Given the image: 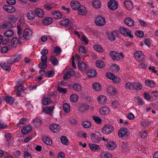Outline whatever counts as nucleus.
<instances>
[{
    "mask_svg": "<svg viewBox=\"0 0 158 158\" xmlns=\"http://www.w3.org/2000/svg\"><path fill=\"white\" fill-rule=\"evenodd\" d=\"M110 54L113 59H120L124 58V55L122 52H116L111 51L110 52Z\"/></svg>",
    "mask_w": 158,
    "mask_h": 158,
    "instance_id": "1",
    "label": "nucleus"
},
{
    "mask_svg": "<svg viewBox=\"0 0 158 158\" xmlns=\"http://www.w3.org/2000/svg\"><path fill=\"white\" fill-rule=\"evenodd\" d=\"M64 72L66 73L63 76L64 79L70 78L71 76L74 75L75 73L73 70L72 69H70L69 66H67L64 69Z\"/></svg>",
    "mask_w": 158,
    "mask_h": 158,
    "instance_id": "2",
    "label": "nucleus"
},
{
    "mask_svg": "<svg viewBox=\"0 0 158 158\" xmlns=\"http://www.w3.org/2000/svg\"><path fill=\"white\" fill-rule=\"evenodd\" d=\"M102 131L105 134H109L111 133L113 130V128L112 126L107 124L104 126L102 128Z\"/></svg>",
    "mask_w": 158,
    "mask_h": 158,
    "instance_id": "3",
    "label": "nucleus"
},
{
    "mask_svg": "<svg viewBox=\"0 0 158 158\" xmlns=\"http://www.w3.org/2000/svg\"><path fill=\"white\" fill-rule=\"evenodd\" d=\"M119 31L122 34L125 36H129L131 38L133 37V35L131 34V33L129 30L125 27H120Z\"/></svg>",
    "mask_w": 158,
    "mask_h": 158,
    "instance_id": "4",
    "label": "nucleus"
},
{
    "mask_svg": "<svg viewBox=\"0 0 158 158\" xmlns=\"http://www.w3.org/2000/svg\"><path fill=\"white\" fill-rule=\"evenodd\" d=\"M60 23L62 25H65L70 27H73V25L71 20H69L67 18H63L60 22Z\"/></svg>",
    "mask_w": 158,
    "mask_h": 158,
    "instance_id": "5",
    "label": "nucleus"
},
{
    "mask_svg": "<svg viewBox=\"0 0 158 158\" xmlns=\"http://www.w3.org/2000/svg\"><path fill=\"white\" fill-rule=\"evenodd\" d=\"M95 21L96 24L99 26L103 25L106 22L105 18L100 16L96 18Z\"/></svg>",
    "mask_w": 158,
    "mask_h": 158,
    "instance_id": "6",
    "label": "nucleus"
},
{
    "mask_svg": "<svg viewBox=\"0 0 158 158\" xmlns=\"http://www.w3.org/2000/svg\"><path fill=\"white\" fill-rule=\"evenodd\" d=\"M108 6L110 10H114L117 9L118 3L114 0H110L108 3Z\"/></svg>",
    "mask_w": 158,
    "mask_h": 158,
    "instance_id": "7",
    "label": "nucleus"
},
{
    "mask_svg": "<svg viewBox=\"0 0 158 158\" xmlns=\"http://www.w3.org/2000/svg\"><path fill=\"white\" fill-rule=\"evenodd\" d=\"M91 139L93 142L95 143L98 142L101 139V135L98 132L93 133L91 135Z\"/></svg>",
    "mask_w": 158,
    "mask_h": 158,
    "instance_id": "8",
    "label": "nucleus"
},
{
    "mask_svg": "<svg viewBox=\"0 0 158 158\" xmlns=\"http://www.w3.org/2000/svg\"><path fill=\"white\" fill-rule=\"evenodd\" d=\"M106 76L107 78L112 80L114 82L118 83L120 81V79L118 77H115L113 74L111 73H107L106 74Z\"/></svg>",
    "mask_w": 158,
    "mask_h": 158,
    "instance_id": "9",
    "label": "nucleus"
},
{
    "mask_svg": "<svg viewBox=\"0 0 158 158\" xmlns=\"http://www.w3.org/2000/svg\"><path fill=\"white\" fill-rule=\"evenodd\" d=\"M106 92L109 95L111 96H115L116 94V89L112 86H108L106 88Z\"/></svg>",
    "mask_w": 158,
    "mask_h": 158,
    "instance_id": "10",
    "label": "nucleus"
},
{
    "mask_svg": "<svg viewBox=\"0 0 158 158\" xmlns=\"http://www.w3.org/2000/svg\"><path fill=\"white\" fill-rule=\"evenodd\" d=\"M32 34L31 30L29 28H26L24 31L23 32V38L26 40L30 39Z\"/></svg>",
    "mask_w": 158,
    "mask_h": 158,
    "instance_id": "11",
    "label": "nucleus"
},
{
    "mask_svg": "<svg viewBox=\"0 0 158 158\" xmlns=\"http://www.w3.org/2000/svg\"><path fill=\"white\" fill-rule=\"evenodd\" d=\"M79 53L83 59L84 58L86 55L85 48L82 45H80L79 48Z\"/></svg>",
    "mask_w": 158,
    "mask_h": 158,
    "instance_id": "12",
    "label": "nucleus"
},
{
    "mask_svg": "<svg viewBox=\"0 0 158 158\" xmlns=\"http://www.w3.org/2000/svg\"><path fill=\"white\" fill-rule=\"evenodd\" d=\"M3 8V10L6 11L10 13L14 12L15 11V8L13 6L5 5H4Z\"/></svg>",
    "mask_w": 158,
    "mask_h": 158,
    "instance_id": "13",
    "label": "nucleus"
},
{
    "mask_svg": "<svg viewBox=\"0 0 158 158\" xmlns=\"http://www.w3.org/2000/svg\"><path fill=\"white\" fill-rule=\"evenodd\" d=\"M35 14L39 18L43 17L44 15V13L43 10L40 8H36L35 10Z\"/></svg>",
    "mask_w": 158,
    "mask_h": 158,
    "instance_id": "14",
    "label": "nucleus"
},
{
    "mask_svg": "<svg viewBox=\"0 0 158 158\" xmlns=\"http://www.w3.org/2000/svg\"><path fill=\"white\" fill-rule=\"evenodd\" d=\"M26 16L27 19L30 20H32L34 19L36 16L35 12L33 10H28L26 14Z\"/></svg>",
    "mask_w": 158,
    "mask_h": 158,
    "instance_id": "15",
    "label": "nucleus"
},
{
    "mask_svg": "<svg viewBox=\"0 0 158 158\" xmlns=\"http://www.w3.org/2000/svg\"><path fill=\"white\" fill-rule=\"evenodd\" d=\"M77 11L78 14L81 15H85L87 13L86 8L82 5H81L79 7Z\"/></svg>",
    "mask_w": 158,
    "mask_h": 158,
    "instance_id": "16",
    "label": "nucleus"
},
{
    "mask_svg": "<svg viewBox=\"0 0 158 158\" xmlns=\"http://www.w3.org/2000/svg\"><path fill=\"white\" fill-rule=\"evenodd\" d=\"M99 112L102 115H106L109 114L110 110L107 107H103L100 109Z\"/></svg>",
    "mask_w": 158,
    "mask_h": 158,
    "instance_id": "17",
    "label": "nucleus"
},
{
    "mask_svg": "<svg viewBox=\"0 0 158 158\" xmlns=\"http://www.w3.org/2000/svg\"><path fill=\"white\" fill-rule=\"evenodd\" d=\"M106 147L109 150H113L116 147V144L113 141H110L106 144Z\"/></svg>",
    "mask_w": 158,
    "mask_h": 158,
    "instance_id": "18",
    "label": "nucleus"
},
{
    "mask_svg": "<svg viewBox=\"0 0 158 158\" xmlns=\"http://www.w3.org/2000/svg\"><path fill=\"white\" fill-rule=\"evenodd\" d=\"M50 130L54 132H57L60 130V126L57 124H53L51 125L50 127Z\"/></svg>",
    "mask_w": 158,
    "mask_h": 158,
    "instance_id": "19",
    "label": "nucleus"
},
{
    "mask_svg": "<svg viewBox=\"0 0 158 158\" xmlns=\"http://www.w3.org/2000/svg\"><path fill=\"white\" fill-rule=\"evenodd\" d=\"M127 132V129L125 127L120 129L118 132V135L119 137H122L125 136Z\"/></svg>",
    "mask_w": 158,
    "mask_h": 158,
    "instance_id": "20",
    "label": "nucleus"
},
{
    "mask_svg": "<svg viewBox=\"0 0 158 158\" xmlns=\"http://www.w3.org/2000/svg\"><path fill=\"white\" fill-rule=\"evenodd\" d=\"M70 5L72 8L73 10H77L79 7L81 5L80 2L77 1H72L71 2Z\"/></svg>",
    "mask_w": 158,
    "mask_h": 158,
    "instance_id": "21",
    "label": "nucleus"
},
{
    "mask_svg": "<svg viewBox=\"0 0 158 158\" xmlns=\"http://www.w3.org/2000/svg\"><path fill=\"white\" fill-rule=\"evenodd\" d=\"M97 100L99 104H104L106 102V98L104 95H100L98 97Z\"/></svg>",
    "mask_w": 158,
    "mask_h": 158,
    "instance_id": "22",
    "label": "nucleus"
},
{
    "mask_svg": "<svg viewBox=\"0 0 158 158\" xmlns=\"http://www.w3.org/2000/svg\"><path fill=\"white\" fill-rule=\"evenodd\" d=\"M135 57L136 59H143L144 55L143 53L140 51H136L134 53Z\"/></svg>",
    "mask_w": 158,
    "mask_h": 158,
    "instance_id": "23",
    "label": "nucleus"
},
{
    "mask_svg": "<svg viewBox=\"0 0 158 158\" xmlns=\"http://www.w3.org/2000/svg\"><path fill=\"white\" fill-rule=\"evenodd\" d=\"M124 23L129 27H132L134 24L133 19L130 18H127L124 20Z\"/></svg>",
    "mask_w": 158,
    "mask_h": 158,
    "instance_id": "24",
    "label": "nucleus"
},
{
    "mask_svg": "<svg viewBox=\"0 0 158 158\" xmlns=\"http://www.w3.org/2000/svg\"><path fill=\"white\" fill-rule=\"evenodd\" d=\"M116 34V33L115 31H113L108 33L107 35V37L109 40L111 41H114L115 39V35Z\"/></svg>",
    "mask_w": 158,
    "mask_h": 158,
    "instance_id": "25",
    "label": "nucleus"
},
{
    "mask_svg": "<svg viewBox=\"0 0 158 158\" xmlns=\"http://www.w3.org/2000/svg\"><path fill=\"white\" fill-rule=\"evenodd\" d=\"M87 75L89 77H93L96 75L97 73L94 69H91L87 71Z\"/></svg>",
    "mask_w": 158,
    "mask_h": 158,
    "instance_id": "26",
    "label": "nucleus"
},
{
    "mask_svg": "<svg viewBox=\"0 0 158 158\" xmlns=\"http://www.w3.org/2000/svg\"><path fill=\"white\" fill-rule=\"evenodd\" d=\"M89 105L86 104H82L78 108V110L81 112H82L85 110L89 109Z\"/></svg>",
    "mask_w": 158,
    "mask_h": 158,
    "instance_id": "27",
    "label": "nucleus"
},
{
    "mask_svg": "<svg viewBox=\"0 0 158 158\" xmlns=\"http://www.w3.org/2000/svg\"><path fill=\"white\" fill-rule=\"evenodd\" d=\"M54 108V107L53 106L47 107L43 109V112L45 113L48 114H51Z\"/></svg>",
    "mask_w": 158,
    "mask_h": 158,
    "instance_id": "28",
    "label": "nucleus"
},
{
    "mask_svg": "<svg viewBox=\"0 0 158 158\" xmlns=\"http://www.w3.org/2000/svg\"><path fill=\"white\" fill-rule=\"evenodd\" d=\"M43 142L47 145H51L52 144V141L51 139L48 136H44L42 138Z\"/></svg>",
    "mask_w": 158,
    "mask_h": 158,
    "instance_id": "29",
    "label": "nucleus"
},
{
    "mask_svg": "<svg viewBox=\"0 0 158 158\" xmlns=\"http://www.w3.org/2000/svg\"><path fill=\"white\" fill-rule=\"evenodd\" d=\"M19 40L17 38H14L12 39L11 43L12 44L14 47H16L18 43H19V44H22V41L20 40L22 38L20 37V36H19Z\"/></svg>",
    "mask_w": 158,
    "mask_h": 158,
    "instance_id": "30",
    "label": "nucleus"
},
{
    "mask_svg": "<svg viewBox=\"0 0 158 158\" xmlns=\"http://www.w3.org/2000/svg\"><path fill=\"white\" fill-rule=\"evenodd\" d=\"M145 84L146 85L150 87H153L155 85L154 82L151 80L147 79L145 81Z\"/></svg>",
    "mask_w": 158,
    "mask_h": 158,
    "instance_id": "31",
    "label": "nucleus"
},
{
    "mask_svg": "<svg viewBox=\"0 0 158 158\" xmlns=\"http://www.w3.org/2000/svg\"><path fill=\"white\" fill-rule=\"evenodd\" d=\"M112 155L109 152H104L100 153L101 158H111Z\"/></svg>",
    "mask_w": 158,
    "mask_h": 158,
    "instance_id": "32",
    "label": "nucleus"
},
{
    "mask_svg": "<svg viewBox=\"0 0 158 158\" xmlns=\"http://www.w3.org/2000/svg\"><path fill=\"white\" fill-rule=\"evenodd\" d=\"M14 34V32L13 30H8L6 31L4 33L5 36L8 37H12Z\"/></svg>",
    "mask_w": 158,
    "mask_h": 158,
    "instance_id": "33",
    "label": "nucleus"
},
{
    "mask_svg": "<svg viewBox=\"0 0 158 158\" xmlns=\"http://www.w3.org/2000/svg\"><path fill=\"white\" fill-rule=\"evenodd\" d=\"M124 6L128 10H131L133 7V4L131 2L128 0H126L124 3Z\"/></svg>",
    "mask_w": 158,
    "mask_h": 158,
    "instance_id": "34",
    "label": "nucleus"
},
{
    "mask_svg": "<svg viewBox=\"0 0 158 158\" xmlns=\"http://www.w3.org/2000/svg\"><path fill=\"white\" fill-rule=\"evenodd\" d=\"M31 127L29 125L26 126L22 130V132L23 134L28 133L31 130Z\"/></svg>",
    "mask_w": 158,
    "mask_h": 158,
    "instance_id": "35",
    "label": "nucleus"
},
{
    "mask_svg": "<svg viewBox=\"0 0 158 158\" xmlns=\"http://www.w3.org/2000/svg\"><path fill=\"white\" fill-rule=\"evenodd\" d=\"M0 66L5 70L9 71L10 70V67L7 63H0Z\"/></svg>",
    "mask_w": 158,
    "mask_h": 158,
    "instance_id": "36",
    "label": "nucleus"
},
{
    "mask_svg": "<svg viewBox=\"0 0 158 158\" xmlns=\"http://www.w3.org/2000/svg\"><path fill=\"white\" fill-rule=\"evenodd\" d=\"M89 147L91 150L95 152L99 150V147L98 145L94 143L90 144Z\"/></svg>",
    "mask_w": 158,
    "mask_h": 158,
    "instance_id": "37",
    "label": "nucleus"
},
{
    "mask_svg": "<svg viewBox=\"0 0 158 158\" xmlns=\"http://www.w3.org/2000/svg\"><path fill=\"white\" fill-rule=\"evenodd\" d=\"M60 140L61 143L64 145H68L69 143L67 138L65 136H62L60 137Z\"/></svg>",
    "mask_w": 158,
    "mask_h": 158,
    "instance_id": "38",
    "label": "nucleus"
},
{
    "mask_svg": "<svg viewBox=\"0 0 158 158\" xmlns=\"http://www.w3.org/2000/svg\"><path fill=\"white\" fill-rule=\"evenodd\" d=\"M43 22L44 25H49L52 23V19L50 17H45L44 19Z\"/></svg>",
    "mask_w": 158,
    "mask_h": 158,
    "instance_id": "39",
    "label": "nucleus"
},
{
    "mask_svg": "<svg viewBox=\"0 0 158 158\" xmlns=\"http://www.w3.org/2000/svg\"><path fill=\"white\" fill-rule=\"evenodd\" d=\"M93 88L96 91H99L102 89V85L99 83L95 82L93 84Z\"/></svg>",
    "mask_w": 158,
    "mask_h": 158,
    "instance_id": "40",
    "label": "nucleus"
},
{
    "mask_svg": "<svg viewBox=\"0 0 158 158\" xmlns=\"http://www.w3.org/2000/svg\"><path fill=\"white\" fill-rule=\"evenodd\" d=\"M78 99V96L77 94H73L70 97V100L73 102H77Z\"/></svg>",
    "mask_w": 158,
    "mask_h": 158,
    "instance_id": "41",
    "label": "nucleus"
},
{
    "mask_svg": "<svg viewBox=\"0 0 158 158\" xmlns=\"http://www.w3.org/2000/svg\"><path fill=\"white\" fill-rule=\"evenodd\" d=\"M53 17L56 19H59L62 17L61 13L58 11H56L52 12V14Z\"/></svg>",
    "mask_w": 158,
    "mask_h": 158,
    "instance_id": "42",
    "label": "nucleus"
},
{
    "mask_svg": "<svg viewBox=\"0 0 158 158\" xmlns=\"http://www.w3.org/2000/svg\"><path fill=\"white\" fill-rule=\"evenodd\" d=\"M47 60H41V62L39 64V67L41 69H45L47 67Z\"/></svg>",
    "mask_w": 158,
    "mask_h": 158,
    "instance_id": "43",
    "label": "nucleus"
},
{
    "mask_svg": "<svg viewBox=\"0 0 158 158\" xmlns=\"http://www.w3.org/2000/svg\"><path fill=\"white\" fill-rule=\"evenodd\" d=\"M78 66L79 68L82 71L85 70L86 67V64L82 61H80L78 63Z\"/></svg>",
    "mask_w": 158,
    "mask_h": 158,
    "instance_id": "44",
    "label": "nucleus"
},
{
    "mask_svg": "<svg viewBox=\"0 0 158 158\" xmlns=\"http://www.w3.org/2000/svg\"><path fill=\"white\" fill-rule=\"evenodd\" d=\"M41 120L38 118H36L33 120L34 125L37 127H40L41 125Z\"/></svg>",
    "mask_w": 158,
    "mask_h": 158,
    "instance_id": "45",
    "label": "nucleus"
},
{
    "mask_svg": "<svg viewBox=\"0 0 158 158\" xmlns=\"http://www.w3.org/2000/svg\"><path fill=\"white\" fill-rule=\"evenodd\" d=\"M63 109L65 112L68 113L70 110L69 105L67 103H64L63 105Z\"/></svg>",
    "mask_w": 158,
    "mask_h": 158,
    "instance_id": "46",
    "label": "nucleus"
},
{
    "mask_svg": "<svg viewBox=\"0 0 158 158\" xmlns=\"http://www.w3.org/2000/svg\"><path fill=\"white\" fill-rule=\"evenodd\" d=\"M73 88L75 90L77 91L80 92L82 90L81 85V84H74Z\"/></svg>",
    "mask_w": 158,
    "mask_h": 158,
    "instance_id": "47",
    "label": "nucleus"
},
{
    "mask_svg": "<svg viewBox=\"0 0 158 158\" xmlns=\"http://www.w3.org/2000/svg\"><path fill=\"white\" fill-rule=\"evenodd\" d=\"M96 65L97 67L99 68H102L105 66L104 62L101 60H98L96 62Z\"/></svg>",
    "mask_w": 158,
    "mask_h": 158,
    "instance_id": "48",
    "label": "nucleus"
},
{
    "mask_svg": "<svg viewBox=\"0 0 158 158\" xmlns=\"http://www.w3.org/2000/svg\"><path fill=\"white\" fill-rule=\"evenodd\" d=\"M93 48L96 51L98 52H102L104 50L103 48L99 45H94L93 46Z\"/></svg>",
    "mask_w": 158,
    "mask_h": 158,
    "instance_id": "49",
    "label": "nucleus"
},
{
    "mask_svg": "<svg viewBox=\"0 0 158 158\" xmlns=\"http://www.w3.org/2000/svg\"><path fill=\"white\" fill-rule=\"evenodd\" d=\"M51 102L50 99L48 98H44L42 100V103L43 105H48Z\"/></svg>",
    "mask_w": 158,
    "mask_h": 158,
    "instance_id": "50",
    "label": "nucleus"
},
{
    "mask_svg": "<svg viewBox=\"0 0 158 158\" xmlns=\"http://www.w3.org/2000/svg\"><path fill=\"white\" fill-rule=\"evenodd\" d=\"M142 88V85L140 83L133 82V89L136 90H139Z\"/></svg>",
    "mask_w": 158,
    "mask_h": 158,
    "instance_id": "51",
    "label": "nucleus"
},
{
    "mask_svg": "<svg viewBox=\"0 0 158 158\" xmlns=\"http://www.w3.org/2000/svg\"><path fill=\"white\" fill-rule=\"evenodd\" d=\"M135 102L138 103L139 105H142L144 103V102L142 98L139 97H135Z\"/></svg>",
    "mask_w": 158,
    "mask_h": 158,
    "instance_id": "52",
    "label": "nucleus"
},
{
    "mask_svg": "<svg viewBox=\"0 0 158 158\" xmlns=\"http://www.w3.org/2000/svg\"><path fill=\"white\" fill-rule=\"evenodd\" d=\"M48 50L46 49H42L41 52V53L42 55L41 57V59H47V57L45 55L48 53Z\"/></svg>",
    "mask_w": 158,
    "mask_h": 158,
    "instance_id": "53",
    "label": "nucleus"
},
{
    "mask_svg": "<svg viewBox=\"0 0 158 158\" xmlns=\"http://www.w3.org/2000/svg\"><path fill=\"white\" fill-rule=\"evenodd\" d=\"M93 5L94 8H98L101 6L100 2L98 0H94Z\"/></svg>",
    "mask_w": 158,
    "mask_h": 158,
    "instance_id": "54",
    "label": "nucleus"
},
{
    "mask_svg": "<svg viewBox=\"0 0 158 158\" xmlns=\"http://www.w3.org/2000/svg\"><path fill=\"white\" fill-rule=\"evenodd\" d=\"M82 125L84 127L88 128H89L91 126V123L89 121H85L82 122Z\"/></svg>",
    "mask_w": 158,
    "mask_h": 158,
    "instance_id": "55",
    "label": "nucleus"
},
{
    "mask_svg": "<svg viewBox=\"0 0 158 158\" xmlns=\"http://www.w3.org/2000/svg\"><path fill=\"white\" fill-rule=\"evenodd\" d=\"M5 100L6 102L7 103L10 104H12L14 101V98L10 96H8L6 97L5 98Z\"/></svg>",
    "mask_w": 158,
    "mask_h": 158,
    "instance_id": "56",
    "label": "nucleus"
},
{
    "mask_svg": "<svg viewBox=\"0 0 158 158\" xmlns=\"http://www.w3.org/2000/svg\"><path fill=\"white\" fill-rule=\"evenodd\" d=\"M27 119L25 118H22L19 121V123L17 124V126L19 127H22L21 125H23L26 123Z\"/></svg>",
    "mask_w": 158,
    "mask_h": 158,
    "instance_id": "57",
    "label": "nucleus"
},
{
    "mask_svg": "<svg viewBox=\"0 0 158 158\" xmlns=\"http://www.w3.org/2000/svg\"><path fill=\"white\" fill-rule=\"evenodd\" d=\"M62 52L61 48L58 46H56L54 48V50L53 52L54 53H55L57 55L60 54Z\"/></svg>",
    "mask_w": 158,
    "mask_h": 158,
    "instance_id": "58",
    "label": "nucleus"
},
{
    "mask_svg": "<svg viewBox=\"0 0 158 158\" xmlns=\"http://www.w3.org/2000/svg\"><path fill=\"white\" fill-rule=\"evenodd\" d=\"M54 6L52 4H50L48 5H44L43 6V7L46 10H50L52 9Z\"/></svg>",
    "mask_w": 158,
    "mask_h": 158,
    "instance_id": "59",
    "label": "nucleus"
},
{
    "mask_svg": "<svg viewBox=\"0 0 158 158\" xmlns=\"http://www.w3.org/2000/svg\"><path fill=\"white\" fill-rule=\"evenodd\" d=\"M110 68V69L113 71H118L119 69L118 66L116 64H114L111 65Z\"/></svg>",
    "mask_w": 158,
    "mask_h": 158,
    "instance_id": "60",
    "label": "nucleus"
},
{
    "mask_svg": "<svg viewBox=\"0 0 158 158\" xmlns=\"http://www.w3.org/2000/svg\"><path fill=\"white\" fill-rule=\"evenodd\" d=\"M133 82L131 83L128 82L127 83L125 84V87L126 88L129 89H133Z\"/></svg>",
    "mask_w": 158,
    "mask_h": 158,
    "instance_id": "61",
    "label": "nucleus"
},
{
    "mask_svg": "<svg viewBox=\"0 0 158 158\" xmlns=\"http://www.w3.org/2000/svg\"><path fill=\"white\" fill-rule=\"evenodd\" d=\"M93 119L97 124H100L101 123V119L98 116H95L93 117Z\"/></svg>",
    "mask_w": 158,
    "mask_h": 158,
    "instance_id": "62",
    "label": "nucleus"
},
{
    "mask_svg": "<svg viewBox=\"0 0 158 158\" xmlns=\"http://www.w3.org/2000/svg\"><path fill=\"white\" fill-rule=\"evenodd\" d=\"M139 62V68L145 69L148 66V64L145 63H143L141 61V60H140Z\"/></svg>",
    "mask_w": 158,
    "mask_h": 158,
    "instance_id": "63",
    "label": "nucleus"
},
{
    "mask_svg": "<svg viewBox=\"0 0 158 158\" xmlns=\"http://www.w3.org/2000/svg\"><path fill=\"white\" fill-rule=\"evenodd\" d=\"M149 70H151L152 73L156 74L158 76V73H157V71L156 69V68L153 66H149L148 67Z\"/></svg>",
    "mask_w": 158,
    "mask_h": 158,
    "instance_id": "64",
    "label": "nucleus"
}]
</instances>
